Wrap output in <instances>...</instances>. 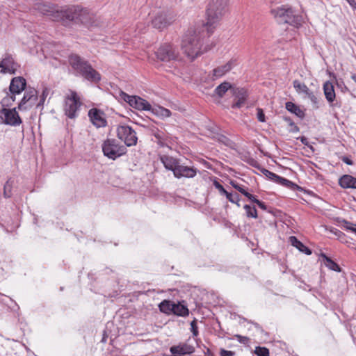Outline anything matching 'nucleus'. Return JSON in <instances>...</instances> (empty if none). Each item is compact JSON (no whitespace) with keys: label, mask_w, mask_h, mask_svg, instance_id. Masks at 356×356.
<instances>
[{"label":"nucleus","mask_w":356,"mask_h":356,"mask_svg":"<svg viewBox=\"0 0 356 356\" xmlns=\"http://www.w3.org/2000/svg\"><path fill=\"white\" fill-rule=\"evenodd\" d=\"M221 138H222V139L220 140L223 143H225L226 140H227V138L224 136H222Z\"/></svg>","instance_id":"obj_62"},{"label":"nucleus","mask_w":356,"mask_h":356,"mask_svg":"<svg viewBox=\"0 0 356 356\" xmlns=\"http://www.w3.org/2000/svg\"><path fill=\"white\" fill-rule=\"evenodd\" d=\"M231 86H232L229 82H223L217 86V88L215 89V92L220 97H222L225 94V92L229 88H231Z\"/></svg>","instance_id":"obj_32"},{"label":"nucleus","mask_w":356,"mask_h":356,"mask_svg":"<svg viewBox=\"0 0 356 356\" xmlns=\"http://www.w3.org/2000/svg\"><path fill=\"white\" fill-rule=\"evenodd\" d=\"M151 111H152L153 113H155L156 114L163 118H168L171 115V112L170 110L161 106L156 109L152 108Z\"/></svg>","instance_id":"obj_34"},{"label":"nucleus","mask_w":356,"mask_h":356,"mask_svg":"<svg viewBox=\"0 0 356 356\" xmlns=\"http://www.w3.org/2000/svg\"><path fill=\"white\" fill-rule=\"evenodd\" d=\"M233 95L235 99H246L248 97L247 91L244 88L233 89Z\"/></svg>","instance_id":"obj_35"},{"label":"nucleus","mask_w":356,"mask_h":356,"mask_svg":"<svg viewBox=\"0 0 356 356\" xmlns=\"http://www.w3.org/2000/svg\"><path fill=\"white\" fill-rule=\"evenodd\" d=\"M257 204L258 205V207L259 208H261V209L264 210V211H266L267 210V207L266 205L265 204L264 202L259 200V202L257 203Z\"/></svg>","instance_id":"obj_56"},{"label":"nucleus","mask_w":356,"mask_h":356,"mask_svg":"<svg viewBox=\"0 0 356 356\" xmlns=\"http://www.w3.org/2000/svg\"><path fill=\"white\" fill-rule=\"evenodd\" d=\"M173 174L178 179L181 177L193 178L197 174V169L179 163Z\"/></svg>","instance_id":"obj_16"},{"label":"nucleus","mask_w":356,"mask_h":356,"mask_svg":"<svg viewBox=\"0 0 356 356\" xmlns=\"http://www.w3.org/2000/svg\"><path fill=\"white\" fill-rule=\"evenodd\" d=\"M289 242L291 244L298 249L301 252L310 255L312 254L311 250L305 246L301 241H300L296 236H290Z\"/></svg>","instance_id":"obj_24"},{"label":"nucleus","mask_w":356,"mask_h":356,"mask_svg":"<svg viewBox=\"0 0 356 356\" xmlns=\"http://www.w3.org/2000/svg\"><path fill=\"white\" fill-rule=\"evenodd\" d=\"M236 204L238 207H240L239 201H237L236 202H234Z\"/></svg>","instance_id":"obj_63"},{"label":"nucleus","mask_w":356,"mask_h":356,"mask_svg":"<svg viewBox=\"0 0 356 356\" xmlns=\"http://www.w3.org/2000/svg\"><path fill=\"white\" fill-rule=\"evenodd\" d=\"M351 79L355 82L356 83V74H353L351 75Z\"/></svg>","instance_id":"obj_60"},{"label":"nucleus","mask_w":356,"mask_h":356,"mask_svg":"<svg viewBox=\"0 0 356 356\" xmlns=\"http://www.w3.org/2000/svg\"><path fill=\"white\" fill-rule=\"evenodd\" d=\"M175 15L170 12H161L157 14L152 21L153 26L162 30L175 21Z\"/></svg>","instance_id":"obj_10"},{"label":"nucleus","mask_w":356,"mask_h":356,"mask_svg":"<svg viewBox=\"0 0 356 356\" xmlns=\"http://www.w3.org/2000/svg\"><path fill=\"white\" fill-rule=\"evenodd\" d=\"M82 76L89 81L95 83H97L101 80L100 74L92 67H91V70H88L85 72Z\"/></svg>","instance_id":"obj_25"},{"label":"nucleus","mask_w":356,"mask_h":356,"mask_svg":"<svg viewBox=\"0 0 356 356\" xmlns=\"http://www.w3.org/2000/svg\"><path fill=\"white\" fill-rule=\"evenodd\" d=\"M339 184L343 188L356 189V178L349 175H343L339 179Z\"/></svg>","instance_id":"obj_21"},{"label":"nucleus","mask_w":356,"mask_h":356,"mask_svg":"<svg viewBox=\"0 0 356 356\" xmlns=\"http://www.w3.org/2000/svg\"><path fill=\"white\" fill-rule=\"evenodd\" d=\"M254 353L257 356H269V350L265 347H257Z\"/></svg>","instance_id":"obj_40"},{"label":"nucleus","mask_w":356,"mask_h":356,"mask_svg":"<svg viewBox=\"0 0 356 356\" xmlns=\"http://www.w3.org/2000/svg\"><path fill=\"white\" fill-rule=\"evenodd\" d=\"M9 101V98H3V100H2V104L3 106H8V103L7 102Z\"/></svg>","instance_id":"obj_59"},{"label":"nucleus","mask_w":356,"mask_h":356,"mask_svg":"<svg viewBox=\"0 0 356 356\" xmlns=\"http://www.w3.org/2000/svg\"><path fill=\"white\" fill-rule=\"evenodd\" d=\"M245 196L248 197L251 202L257 204L259 202V200L255 197L254 195L250 194V193H245Z\"/></svg>","instance_id":"obj_51"},{"label":"nucleus","mask_w":356,"mask_h":356,"mask_svg":"<svg viewBox=\"0 0 356 356\" xmlns=\"http://www.w3.org/2000/svg\"><path fill=\"white\" fill-rule=\"evenodd\" d=\"M173 306L174 302L165 300L159 304V307L161 312L170 314L173 312Z\"/></svg>","instance_id":"obj_29"},{"label":"nucleus","mask_w":356,"mask_h":356,"mask_svg":"<svg viewBox=\"0 0 356 356\" xmlns=\"http://www.w3.org/2000/svg\"><path fill=\"white\" fill-rule=\"evenodd\" d=\"M321 257L323 258L325 265L330 270L339 272L341 268L339 265L332 261L330 257H327L325 254H321Z\"/></svg>","instance_id":"obj_30"},{"label":"nucleus","mask_w":356,"mask_h":356,"mask_svg":"<svg viewBox=\"0 0 356 356\" xmlns=\"http://www.w3.org/2000/svg\"><path fill=\"white\" fill-rule=\"evenodd\" d=\"M286 108L288 111L295 114L298 117L300 118H303L305 117V113L296 104L293 102H288L286 103Z\"/></svg>","instance_id":"obj_26"},{"label":"nucleus","mask_w":356,"mask_h":356,"mask_svg":"<svg viewBox=\"0 0 356 356\" xmlns=\"http://www.w3.org/2000/svg\"><path fill=\"white\" fill-rule=\"evenodd\" d=\"M293 86L296 92L298 94H304L306 96V95L311 91L304 83H302L299 80H294L293 81Z\"/></svg>","instance_id":"obj_28"},{"label":"nucleus","mask_w":356,"mask_h":356,"mask_svg":"<svg viewBox=\"0 0 356 356\" xmlns=\"http://www.w3.org/2000/svg\"><path fill=\"white\" fill-rule=\"evenodd\" d=\"M6 15H7V13L6 10V8L3 6L0 5V19L6 17Z\"/></svg>","instance_id":"obj_52"},{"label":"nucleus","mask_w":356,"mask_h":356,"mask_svg":"<svg viewBox=\"0 0 356 356\" xmlns=\"http://www.w3.org/2000/svg\"><path fill=\"white\" fill-rule=\"evenodd\" d=\"M26 85V79L22 76H17L12 79L9 90L12 95L10 99L13 102L15 100V95L22 92L25 89Z\"/></svg>","instance_id":"obj_14"},{"label":"nucleus","mask_w":356,"mask_h":356,"mask_svg":"<svg viewBox=\"0 0 356 356\" xmlns=\"http://www.w3.org/2000/svg\"><path fill=\"white\" fill-rule=\"evenodd\" d=\"M38 99V91L34 88H29L26 90L23 98L18 105L19 110H26L33 107Z\"/></svg>","instance_id":"obj_12"},{"label":"nucleus","mask_w":356,"mask_h":356,"mask_svg":"<svg viewBox=\"0 0 356 356\" xmlns=\"http://www.w3.org/2000/svg\"><path fill=\"white\" fill-rule=\"evenodd\" d=\"M172 313L177 316H186L188 315L189 311L186 306L180 302L177 304L174 302Z\"/></svg>","instance_id":"obj_27"},{"label":"nucleus","mask_w":356,"mask_h":356,"mask_svg":"<svg viewBox=\"0 0 356 356\" xmlns=\"http://www.w3.org/2000/svg\"><path fill=\"white\" fill-rule=\"evenodd\" d=\"M13 59L10 56L4 58L0 63L1 73H14Z\"/></svg>","instance_id":"obj_22"},{"label":"nucleus","mask_w":356,"mask_h":356,"mask_svg":"<svg viewBox=\"0 0 356 356\" xmlns=\"http://www.w3.org/2000/svg\"><path fill=\"white\" fill-rule=\"evenodd\" d=\"M88 116L92 123L97 127H104L106 126V120L104 113L97 108H92L88 111Z\"/></svg>","instance_id":"obj_15"},{"label":"nucleus","mask_w":356,"mask_h":356,"mask_svg":"<svg viewBox=\"0 0 356 356\" xmlns=\"http://www.w3.org/2000/svg\"><path fill=\"white\" fill-rule=\"evenodd\" d=\"M342 222L344 224V227L346 229L350 230L353 232V230L356 229V224L350 222L346 220H343Z\"/></svg>","instance_id":"obj_45"},{"label":"nucleus","mask_w":356,"mask_h":356,"mask_svg":"<svg viewBox=\"0 0 356 356\" xmlns=\"http://www.w3.org/2000/svg\"><path fill=\"white\" fill-rule=\"evenodd\" d=\"M104 155L110 159L115 160L127 153V148L120 145L116 140L108 138L102 144Z\"/></svg>","instance_id":"obj_6"},{"label":"nucleus","mask_w":356,"mask_h":356,"mask_svg":"<svg viewBox=\"0 0 356 356\" xmlns=\"http://www.w3.org/2000/svg\"><path fill=\"white\" fill-rule=\"evenodd\" d=\"M202 36L200 32L197 33L195 30L191 29L183 36L181 49L188 58L193 60L202 54Z\"/></svg>","instance_id":"obj_3"},{"label":"nucleus","mask_w":356,"mask_h":356,"mask_svg":"<svg viewBox=\"0 0 356 356\" xmlns=\"http://www.w3.org/2000/svg\"><path fill=\"white\" fill-rule=\"evenodd\" d=\"M230 184L238 191L241 193L243 195H245V193H248V191L245 190L244 186H242L239 185L236 181H231Z\"/></svg>","instance_id":"obj_42"},{"label":"nucleus","mask_w":356,"mask_h":356,"mask_svg":"<svg viewBox=\"0 0 356 356\" xmlns=\"http://www.w3.org/2000/svg\"><path fill=\"white\" fill-rule=\"evenodd\" d=\"M119 96L122 99L127 102L129 104V102H131V99H132V97H134V96L129 95L128 94L123 91H120Z\"/></svg>","instance_id":"obj_43"},{"label":"nucleus","mask_w":356,"mask_h":356,"mask_svg":"<svg viewBox=\"0 0 356 356\" xmlns=\"http://www.w3.org/2000/svg\"><path fill=\"white\" fill-rule=\"evenodd\" d=\"M243 208L245 210L246 215L248 218H257L258 217L257 211L254 207H252L248 204H245Z\"/></svg>","instance_id":"obj_37"},{"label":"nucleus","mask_w":356,"mask_h":356,"mask_svg":"<svg viewBox=\"0 0 356 356\" xmlns=\"http://www.w3.org/2000/svg\"><path fill=\"white\" fill-rule=\"evenodd\" d=\"M257 116L258 120L259 122H264L266 121V119H265V115H264V111L260 108H258L257 109Z\"/></svg>","instance_id":"obj_47"},{"label":"nucleus","mask_w":356,"mask_h":356,"mask_svg":"<svg viewBox=\"0 0 356 356\" xmlns=\"http://www.w3.org/2000/svg\"><path fill=\"white\" fill-rule=\"evenodd\" d=\"M305 97L309 99L316 108H318V99L313 91L309 92Z\"/></svg>","instance_id":"obj_39"},{"label":"nucleus","mask_w":356,"mask_h":356,"mask_svg":"<svg viewBox=\"0 0 356 356\" xmlns=\"http://www.w3.org/2000/svg\"><path fill=\"white\" fill-rule=\"evenodd\" d=\"M228 0H211L207 9L206 23L209 35L227 11Z\"/></svg>","instance_id":"obj_4"},{"label":"nucleus","mask_w":356,"mask_h":356,"mask_svg":"<svg viewBox=\"0 0 356 356\" xmlns=\"http://www.w3.org/2000/svg\"><path fill=\"white\" fill-rule=\"evenodd\" d=\"M81 105L80 99L76 92L72 91L70 95L65 100L64 111L65 115L70 118L76 116V111Z\"/></svg>","instance_id":"obj_9"},{"label":"nucleus","mask_w":356,"mask_h":356,"mask_svg":"<svg viewBox=\"0 0 356 356\" xmlns=\"http://www.w3.org/2000/svg\"><path fill=\"white\" fill-rule=\"evenodd\" d=\"M170 350L172 356H184V355L193 353L195 351V348L193 346L183 343L179 346H172Z\"/></svg>","instance_id":"obj_17"},{"label":"nucleus","mask_w":356,"mask_h":356,"mask_svg":"<svg viewBox=\"0 0 356 356\" xmlns=\"http://www.w3.org/2000/svg\"><path fill=\"white\" fill-rule=\"evenodd\" d=\"M266 3L269 5L270 14L279 23L289 24L295 27L301 25L302 16L296 14L289 5L281 4L280 0H266Z\"/></svg>","instance_id":"obj_1"},{"label":"nucleus","mask_w":356,"mask_h":356,"mask_svg":"<svg viewBox=\"0 0 356 356\" xmlns=\"http://www.w3.org/2000/svg\"><path fill=\"white\" fill-rule=\"evenodd\" d=\"M227 200L231 202L232 203L233 202H236L237 201H240V197H239V195L238 193H232L230 195H227Z\"/></svg>","instance_id":"obj_46"},{"label":"nucleus","mask_w":356,"mask_h":356,"mask_svg":"<svg viewBox=\"0 0 356 356\" xmlns=\"http://www.w3.org/2000/svg\"><path fill=\"white\" fill-rule=\"evenodd\" d=\"M158 60L162 62H171L179 58V51L170 43L162 44L155 52Z\"/></svg>","instance_id":"obj_7"},{"label":"nucleus","mask_w":356,"mask_h":356,"mask_svg":"<svg viewBox=\"0 0 356 356\" xmlns=\"http://www.w3.org/2000/svg\"><path fill=\"white\" fill-rule=\"evenodd\" d=\"M72 21L80 22L88 28L97 26L98 24L92 13L79 6H71L65 8L63 24H65Z\"/></svg>","instance_id":"obj_2"},{"label":"nucleus","mask_w":356,"mask_h":356,"mask_svg":"<svg viewBox=\"0 0 356 356\" xmlns=\"http://www.w3.org/2000/svg\"><path fill=\"white\" fill-rule=\"evenodd\" d=\"M214 186L215 187L218 189V191H220V193H222V192H225V188L224 187L220 184L218 183V181H215L214 183Z\"/></svg>","instance_id":"obj_53"},{"label":"nucleus","mask_w":356,"mask_h":356,"mask_svg":"<svg viewBox=\"0 0 356 356\" xmlns=\"http://www.w3.org/2000/svg\"><path fill=\"white\" fill-rule=\"evenodd\" d=\"M277 184H279L291 189H295L296 187H298V186L296 184L282 177H279Z\"/></svg>","instance_id":"obj_33"},{"label":"nucleus","mask_w":356,"mask_h":356,"mask_svg":"<svg viewBox=\"0 0 356 356\" xmlns=\"http://www.w3.org/2000/svg\"><path fill=\"white\" fill-rule=\"evenodd\" d=\"M220 355H221V356H233L234 353L232 351L225 350L222 349L220 351Z\"/></svg>","instance_id":"obj_54"},{"label":"nucleus","mask_w":356,"mask_h":356,"mask_svg":"<svg viewBox=\"0 0 356 356\" xmlns=\"http://www.w3.org/2000/svg\"><path fill=\"white\" fill-rule=\"evenodd\" d=\"M348 1V3H349V5L353 8H356V1L355 0H346Z\"/></svg>","instance_id":"obj_58"},{"label":"nucleus","mask_w":356,"mask_h":356,"mask_svg":"<svg viewBox=\"0 0 356 356\" xmlns=\"http://www.w3.org/2000/svg\"><path fill=\"white\" fill-rule=\"evenodd\" d=\"M191 332L193 334V336L196 337L198 335V330H197V322H196V320H193L191 323Z\"/></svg>","instance_id":"obj_48"},{"label":"nucleus","mask_w":356,"mask_h":356,"mask_svg":"<svg viewBox=\"0 0 356 356\" xmlns=\"http://www.w3.org/2000/svg\"><path fill=\"white\" fill-rule=\"evenodd\" d=\"M155 138L156 139L157 144L161 147H167L168 145L165 143L167 136L165 133L158 131L154 134Z\"/></svg>","instance_id":"obj_31"},{"label":"nucleus","mask_w":356,"mask_h":356,"mask_svg":"<svg viewBox=\"0 0 356 356\" xmlns=\"http://www.w3.org/2000/svg\"><path fill=\"white\" fill-rule=\"evenodd\" d=\"M160 160L163 164L164 167L168 170L175 172V169L178 166L179 161V160L167 155H162L160 156Z\"/></svg>","instance_id":"obj_19"},{"label":"nucleus","mask_w":356,"mask_h":356,"mask_svg":"<svg viewBox=\"0 0 356 356\" xmlns=\"http://www.w3.org/2000/svg\"><path fill=\"white\" fill-rule=\"evenodd\" d=\"M353 232H355L356 234V229L355 230H353Z\"/></svg>","instance_id":"obj_64"},{"label":"nucleus","mask_w":356,"mask_h":356,"mask_svg":"<svg viewBox=\"0 0 356 356\" xmlns=\"http://www.w3.org/2000/svg\"><path fill=\"white\" fill-rule=\"evenodd\" d=\"M33 9L53 21L63 23L65 9L60 10L57 6L44 2H36Z\"/></svg>","instance_id":"obj_5"},{"label":"nucleus","mask_w":356,"mask_h":356,"mask_svg":"<svg viewBox=\"0 0 356 356\" xmlns=\"http://www.w3.org/2000/svg\"><path fill=\"white\" fill-rule=\"evenodd\" d=\"M246 99H235L234 98V103L232 106V108H241L245 102Z\"/></svg>","instance_id":"obj_44"},{"label":"nucleus","mask_w":356,"mask_h":356,"mask_svg":"<svg viewBox=\"0 0 356 356\" xmlns=\"http://www.w3.org/2000/svg\"><path fill=\"white\" fill-rule=\"evenodd\" d=\"M285 120L289 122L290 126L294 127L296 130L298 131V127L295 124V123L293 121L291 120V119L285 118Z\"/></svg>","instance_id":"obj_57"},{"label":"nucleus","mask_w":356,"mask_h":356,"mask_svg":"<svg viewBox=\"0 0 356 356\" xmlns=\"http://www.w3.org/2000/svg\"><path fill=\"white\" fill-rule=\"evenodd\" d=\"M248 163L250 165L257 168L259 170H261V168H262V167H261L259 163L256 160H254L253 159H251Z\"/></svg>","instance_id":"obj_50"},{"label":"nucleus","mask_w":356,"mask_h":356,"mask_svg":"<svg viewBox=\"0 0 356 356\" xmlns=\"http://www.w3.org/2000/svg\"><path fill=\"white\" fill-rule=\"evenodd\" d=\"M234 65V61L230 60V61L227 62L225 65L215 68L213 70V79L222 76L227 72H229L232 69Z\"/></svg>","instance_id":"obj_20"},{"label":"nucleus","mask_w":356,"mask_h":356,"mask_svg":"<svg viewBox=\"0 0 356 356\" xmlns=\"http://www.w3.org/2000/svg\"><path fill=\"white\" fill-rule=\"evenodd\" d=\"M69 63L72 67L81 76L88 70H91V65L85 59L76 54H72L69 56Z\"/></svg>","instance_id":"obj_11"},{"label":"nucleus","mask_w":356,"mask_h":356,"mask_svg":"<svg viewBox=\"0 0 356 356\" xmlns=\"http://www.w3.org/2000/svg\"><path fill=\"white\" fill-rule=\"evenodd\" d=\"M1 113L3 115L1 116L3 119V122L6 124L16 127L19 125L22 122L15 108L8 109L3 108L1 111Z\"/></svg>","instance_id":"obj_13"},{"label":"nucleus","mask_w":356,"mask_h":356,"mask_svg":"<svg viewBox=\"0 0 356 356\" xmlns=\"http://www.w3.org/2000/svg\"><path fill=\"white\" fill-rule=\"evenodd\" d=\"M235 337L237 338L238 341L241 343L246 344L249 341V339L247 337H243L238 334H236Z\"/></svg>","instance_id":"obj_49"},{"label":"nucleus","mask_w":356,"mask_h":356,"mask_svg":"<svg viewBox=\"0 0 356 356\" xmlns=\"http://www.w3.org/2000/svg\"><path fill=\"white\" fill-rule=\"evenodd\" d=\"M48 95H49V90L47 88H44L42 90V95L40 97V101L37 104V107L43 106L44 101Z\"/></svg>","instance_id":"obj_41"},{"label":"nucleus","mask_w":356,"mask_h":356,"mask_svg":"<svg viewBox=\"0 0 356 356\" xmlns=\"http://www.w3.org/2000/svg\"><path fill=\"white\" fill-rule=\"evenodd\" d=\"M341 160L343 162H344L347 165H351L353 164V161L347 156H343Z\"/></svg>","instance_id":"obj_55"},{"label":"nucleus","mask_w":356,"mask_h":356,"mask_svg":"<svg viewBox=\"0 0 356 356\" xmlns=\"http://www.w3.org/2000/svg\"><path fill=\"white\" fill-rule=\"evenodd\" d=\"M222 194L225 195L226 196V197L227 198V195H230L231 193H229L226 190H225V192H222Z\"/></svg>","instance_id":"obj_61"},{"label":"nucleus","mask_w":356,"mask_h":356,"mask_svg":"<svg viewBox=\"0 0 356 356\" xmlns=\"http://www.w3.org/2000/svg\"><path fill=\"white\" fill-rule=\"evenodd\" d=\"M267 178H268L269 179L273 181L274 182L277 183L278 179H279V175H276L275 173L273 172H270L268 170L266 169V168H261V170H260Z\"/></svg>","instance_id":"obj_38"},{"label":"nucleus","mask_w":356,"mask_h":356,"mask_svg":"<svg viewBox=\"0 0 356 356\" xmlns=\"http://www.w3.org/2000/svg\"><path fill=\"white\" fill-rule=\"evenodd\" d=\"M118 138L124 141L127 147L136 145L138 138L136 131L128 125H120L117 128Z\"/></svg>","instance_id":"obj_8"},{"label":"nucleus","mask_w":356,"mask_h":356,"mask_svg":"<svg viewBox=\"0 0 356 356\" xmlns=\"http://www.w3.org/2000/svg\"><path fill=\"white\" fill-rule=\"evenodd\" d=\"M129 105L131 107L140 111L152 110L151 104L147 101L138 96H134V97H132L131 99V102H129Z\"/></svg>","instance_id":"obj_18"},{"label":"nucleus","mask_w":356,"mask_h":356,"mask_svg":"<svg viewBox=\"0 0 356 356\" xmlns=\"http://www.w3.org/2000/svg\"><path fill=\"white\" fill-rule=\"evenodd\" d=\"M323 90L326 99L330 103L332 102L336 97L332 83L330 81H326L323 85Z\"/></svg>","instance_id":"obj_23"},{"label":"nucleus","mask_w":356,"mask_h":356,"mask_svg":"<svg viewBox=\"0 0 356 356\" xmlns=\"http://www.w3.org/2000/svg\"><path fill=\"white\" fill-rule=\"evenodd\" d=\"M12 187H13V181L10 179H8L3 186V196L6 198L10 197L12 195Z\"/></svg>","instance_id":"obj_36"}]
</instances>
